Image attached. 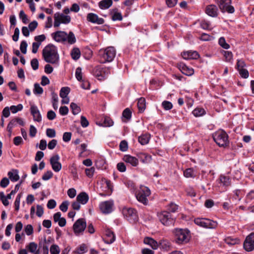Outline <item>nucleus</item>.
I'll list each match as a JSON object with an SVG mask.
<instances>
[{"mask_svg": "<svg viewBox=\"0 0 254 254\" xmlns=\"http://www.w3.org/2000/svg\"><path fill=\"white\" fill-rule=\"evenodd\" d=\"M42 56L46 62L52 64H57L59 60L57 48L53 44H48L44 48Z\"/></svg>", "mask_w": 254, "mask_h": 254, "instance_id": "obj_1", "label": "nucleus"}, {"mask_svg": "<svg viewBox=\"0 0 254 254\" xmlns=\"http://www.w3.org/2000/svg\"><path fill=\"white\" fill-rule=\"evenodd\" d=\"M116 54L115 49L113 47H108L99 51L98 56L101 63L104 64L112 62Z\"/></svg>", "mask_w": 254, "mask_h": 254, "instance_id": "obj_2", "label": "nucleus"}, {"mask_svg": "<svg viewBox=\"0 0 254 254\" xmlns=\"http://www.w3.org/2000/svg\"><path fill=\"white\" fill-rule=\"evenodd\" d=\"M189 232L187 229H175L173 233L175 235V241L178 244L187 243L189 241Z\"/></svg>", "mask_w": 254, "mask_h": 254, "instance_id": "obj_3", "label": "nucleus"}, {"mask_svg": "<svg viewBox=\"0 0 254 254\" xmlns=\"http://www.w3.org/2000/svg\"><path fill=\"white\" fill-rule=\"evenodd\" d=\"M213 138L219 146H227L229 144L228 135L223 130L216 131L213 134Z\"/></svg>", "mask_w": 254, "mask_h": 254, "instance_id": "obj_4", "label": "nucleus"}, {"mask_svg": "<svg viewBox=\"0 0 254 254\" xmlns=\"http://www.w3.org/2000/svg\"><path fill=\"white\" fill-rule=\"evenodd\" d=\"M194 222L197 225L205 228L213 229L216 228L217 225L216 222L203 218H195Z\"/></svg>", "mask_w": 254, "mask_h": 254, "instance_id": "obj_5", "label": "nucleus"}, {"mask_svg": "<svg viewBox=\"0 0 254 254\" xmlns=\"http://www.w3.org/2000/svg\"><path fill=\"white\" fill-rule=\"evenodd\" d=\"M71 21V17L69 15H65L63 13L57 12L54 14V23L55 27H58L61 23L68 24Z\"/></svg>", "mask_w": 254, "mask_h": 254, "instance_id": "obj_6", "label": "nucleus"}, {"mask_svg": "<svg viewBox=\"0 0 254 254\" xmlns=\"http://www.w3.org/2000/svg\"><path fill=\"white\" fill-rule=\"evenodd\" d=\"M217 3L223 13H233L235 11L234 7L231 5V0H217Z\"/></svg>", "mask_w": 254, "mask_h": 254, "instance_id": "obj_7", "label": "nucleus"}, {"mask_svg": "<svg viewBox=\"0 0 254 254\" xmlns=\"http://www.w3.org/2000/svg\"><path fill=\"white\" fill-rule=\"evenodd\" d=\"M160 221L164 225L170 226L174 223L175 220L171 214L167 211H162L158 214Z\"/></svg>", "mask_w": 254, "mask_h": 254, "instance_id": "obj_8", "label": "nucleus"}, {"mask_svg": "<svg viewBox=\"0 0 254 254\" xmlns=\"http://www.w3.org/2000/svg\"><path fill=\"white\" fill-rule=\"evenodd\" d=\"M150 190L148 188L143 187L141 188L136 194V197L138 201L142 203L144 205H147L148 202V199L147 197L150 194Z\"/></svg>", "mask_w": 254, "mask_h": 254, "instance_id": "obj_9", "label": "nucleus"}, {"mask_svg": "<svg viewBox=\"0 0 254 254\" xmlns=\"http://www.w3.org/2000/svg\"><path fill=\"white\" fill-rule=\"evenodd\" d=\"M86 227V222L84 218L77 220L73 225L74 233L77 235L83 233Z\"/></svg>", "mask_w": 254, "mask_h": 254, "instance_id": "obj_10", "label": "nucleus"}, {"mask_svg": "<svg viewBox=\"0 0 254 254\" xmlns=\"http://www.w3.org/2000/svg\"><path fill=\"white\" fill-rule=\"evenodd\" d=\"M124 215L131 222H135L138 220L136 211L132 208H125L123 210Z\"/></svg>", "mask_w": 254, "mask_h": 254, "instance_id": "obj_11", "label": "nucleus"}, {"mask_svg": "<svg viewBox=\"0 0 254 254\" xmlns=\"http://www.w3.org/2000/svg\"><path fill=\"white\" fill-rule=\"evenodd\" d=\"M243 247L247 252H251L254 250V233H252L246 237Z\"/></svg>", "mask_w": 254, "mask_h": 254, "instance_id": "obj_12", "label": "nucleus"}, {"mask_svg": "<svg viewBox=\"0 0 254 254\" xmlns=\"http://www.w3.org/2000/svg\"><path fill=\"white\" fill-rule=\"evenodd\" d=\"M113 205L112 200L105 201L100 203V208L102 213L108 214L112 211Z\"/></svg>", "mask_w": 254, "mask_h": 254, "instance_id": "obj_13", "label": "nucleus"}, {"mask_svg": "<svg viewBox=\"0 0 254 254\" xmlns=\"http://www.w3.org/2000/svg\"><path fill=\"white\" fill-rule=\"evenodd\" d=\"M60 157L58 155L52 156L50 158V164L52 169L56 172H59L62 169V165L59 162Z\"/></svg>", "mask_w": 254, "mask_h": 254, "instance_id": "obj_14", "label": "nucleus"}, {"mask_svg": "<svg viewBox=\"0 0 254 254\" xmlns=\"http://www.w3.org/2000/svg\"><path fill=\"white\" fill-rule=\"evenodd\" d=\"M87 20L93 23L103 24L105 20L103 18L99 17L98 16L93 13H89L87 15Z\"/></svg>", "mask_w": 254, "mask_h": 254, "instance_id": "obj_15", "label": "nucleus"}, {"mask_svg": "<svg viewBox=\"0 0 254 254\" xmlns=\"http://www.w3.org/2000/svg\"><path fill=\"white\" fill-rule=\"evenodd\" d=\"M116 239L115 235L113 231L109 229H107L105 232V236L103 238L105 243L111 244L113 243Z\"/></svg>", "mask_w": 254, "mask_h": 254, "instance_id": "obj_16", "label": "nucleus"}, {"mask_svg": "<svg viewBox=\"0 0 254 254\" xmlns=\"http://www.w3.org/2000/svg\"><path fill=\"white\" fill-rule=\"evenodd\" d=\"M53 38L58 42H65V38L67 37V33L63 31H58L52 34Z\"/></svg>", "mask_w": 254, "mask_h": 254, "instance_id": "obj_17", "label": "nucleus"}, {"mask_svg": "<svg viewBox=\"0 0 254 254\" xmlns=\"http://www.w3.org/2000/svg\"><path fill=\"white\" fill-rule=\"evenodd\" d=\"M30 112L33 117L34 121L40 122L42 120V117L37 107L32 105L30 107Z\"/></svg>", "mask_w": 254, "mask_h": 254, "instance_id": "obj_18", "label": "nucleus"}, {"mask_svg": "<svg viewBox=\"0 0 254 254\" xmlns=\"http://www.w3.org/2000/svg\"><path fill=\"white\" fill-rule=\"evenodd\" d=\"M105 69L97 66L94 69V75L98 80L102 81L105 78Z\"/></svg>", "mask_w": 254, "mask_h": 254, "instance_id": "obj_19", "label": "nucleus"}, {"mask_svg": "<svg viewBox=\"0 0 254 254\" xmlns=\"http://www.w3.org/2000/svg\"><path fill=\"white\" fill-rule=\"evenodd\" d=\"M182 56L186 60L197 59L199 57V55L196 51H191L184 52L182 53Z\"/></svg>", "mask_w": 254, "mask_h": 254, "instance_id": "obj_20", "label": "nucleus"}, {"mask_svg": "<svg viewBox=\"0 0 254 254\" xmlns=\"http://www.w3.org/2000/svg\"><path fill=\"white\" fill-rule=\"evenodd\" d=\"M205 12L209 16L216 17L218 15V8L214 4H210L206 6Z\"/></svg>", "mask_w": 254, "mask_h": 254, "instance_id": "obj_21", "label": "nucleus"}, {"mask_svg": "<svg viewBox=\"0 0 254 254\" xmlns=\"http://www.w3.org/2000/svg\"><path fill=\"white\" fill-rule=\"evenodd\" d=\"M123 160L133 167H136L138 164V159L130 155H125L123 157Z\"/></svg>", "mask_w": 254, "mask_h": 254, "instance_id": "obj_22", "label": "nucleus"}, {"mask_svg": "<svg viewBox=\"0 0 254 254\" xmlns=\"http://www.w3.org/2000/svg\"><path fill=\"white\" fill-rule=\"evenodd\" d=\"M61 213L58 212L56 213L54 216L53 218L55 222H58V224L60 227H64L66 225V219L64 217H61Z\"/></svg>", "mask_w": 254, "mask_h": 254, "instance_id": "obj_23", "label": "nucleus"}, {"mask_svg": "<svg viewBox=\"0 0 254 254\" xmlns=\"http://www.w3.org/2000/svg\"><path fill=\"white\" fill-rule=\"evenodd\" d=\"M137 156L140 161L144 164L149 163L152 160L151 156L145 153H138Z\"/></svg>", "mask_w": 254, "mask_h": 254, "instance_id": "obj_24", "label": "nucleus"}, {"mask_svg": "<svg viewBox=\"0 0 254 254\" xmlns=\"http://www.w3.org/2000/svg\"><path fill=\"white\" fill-rule=\"evenodd\" d=\"M89 200L88 194L85 192L79 193L76 197V200L82 204H85Z\"/></svg>", "mask_w": 254, "mask_h": 254, "instance_id": "obj_25", "label": "nucleus"}, {"mask_svg": "<svg viewBox=\"0 0 254 254\" xmlns=\"http://www.w3.org/2000/svg\"><path fill=\"white\" fill-rule=\"evenodd\" d=\"M145 244L149 245L153 249L156 250L159 247V244L157 241L152 238L146 237L144 240Z\"/></svg>", "mask_w": 254, "mask_h": 254, "instance_id": "obj_26", "label": "nucleus"}, {"mask_svg": "<svg viewBox=\"0 0 254 254\" xmlns=\"http://www.w3.org/2000/svg\"><path fill=\"white\" fill-rule=\"evenodd\" d=\"M180 68L182 72L186 75H191L193 73V69L192 68H189L184 64H180Z\"/></svg>", "mask_w": 254, "mask_h": 254, "instance_id": "obj_27", "label": "nucleus"}, {"mask_svg": "<svg viewBox=\"0 0 254 254\" xmlns=\"http://www.w3.org/2000/svg\"><path fill=\"white\" fill-rule=\"evenodd\" d=\"M113 4L112 0H102L98 3L99 7L102 9L109 8Z\"/></svg>", "mask_w": 254, "mask_h": 254, "instance_id": "obj_28", "label": "nucleus"}, {"mask_svg": "<svg viewBox=\"0 0 254 254\" xmlns=\"http://www.w3.org/2000/svg\"><path fill=\"white\" fill-rule=\"evenodd\" d=\"M159 247L165 251H169L171 248V243L167 240H162L159 241Z\"/></svg>", "mask_w": 254, "mask_h": 254, "instance_id": "obj_29", "label": "nucleus"}, {"mask_svg": "<svg viewBox=\"0 0 254 254\" xmlns=\"http://www.w3.org/2000/svg\"><path fill=\"white\" fill-rule=\"evenodd\" d=\"M7 175L12 182H15L19 179V176L17 170H12L11 171H9Z\"/></svg>", "mask_w": 254, "mask_h": 254, "instance_id": "obj_30", "label": "nucleus"}, {"mask_svg": "<svg viewBox=\"0 0 254 254\" xmlns=\"http://www.w3.org/2000/svg\"><path fill=\"white\" fill-rule=\"evenodd\" d=\"M37 245L34 242L30 243L28 246V249L29 252L31 253H33L34 254H40V251L39 249H37Z\"/></svg>", "mask_w": 254, "mask_h": 254, "instance_id": "obj_31", "label": "nucleus"}, {"mask_svg": "<svg viewBox=\"0 0 254 254\" xmlns=\"http://www.w3.org/2000/svg\"><path fill=\"white\" fill-rule=\"evenodd\" d=\"M150 136L149 134H144L138 137V141L141 145L147 144L149 141Z\"/></svg>", "mask_w": 254, "mask_h": 254, "instance_id": "obj_32", "label": "nucleus"}, {"mask_svg": "<svg viewBox=\"0 0 254 254\" xmlns=\"http://www.w3.org/2000/svg\"><path fill=\"white\" fill-rule=\"evenodd\" d=\"M76 41L75 35L72 31H70L68 34H67L65 41H67L69 44H73L76 42Z\"/></svg>", "mask_w": 254, "mask_h": 254, "instance_id": "obj_33", "label": "nucleus"}, {"mask_svg": "<svg viewBox=\"0 0 254 254\" xmlns=\"http://www.w3.org/2000/svg\"><path fill=\"white\" fill-rule=\"evenodd\" d=\"M137 107L140 112L144 111L146 107L145 99L144 98L141 97L138 100Z\"/></svg>", "mask_w": 254, "mask_h": 254, "instance_id": "obj_34", "label": "nucleus"}, {"mask_svg": "<svg viewBox=\"0 0 254 254\" xmlns=\"http://www.w3.org/2000/svg\"><path fill=\"white\" fill-rule=\"evenodd\" d=\"M71 56L74 60H77L79 59L80 57V51L78 48H74L71 52Z\"/></svg>", "mask_w": 254, "mask_h": 254, "instance_id": "obj_35", "label": "nucleus"}, {"mask_svg": "<svg viewBox=\"0 0 254 254\" xmlns=\"http://www.w3.org/2000/svg\"><path fill=\"white\" fill-rule=\"evenodd\" d=\"M219 179L223 186L228 187L230 185V179L229 177L221 175L219 177Z\"/></svg>", "mask_w": 254, "mask_h": 254, "instance_id": "obj_36", "label": "nucleus"}, {"mask_svg": "<svg viewBox=\"0 0 254 254\" xmlns=\"http://www.w3.org/2000/svg\"><path fill=\"white\" fill-rule=\"evenodd\" d=\"M225 242L229 245H234L240 243V240L237 238H233L228 237L225 239Z\"/></svg>", "mask_w": 254, "mask_h": 254, "instance_id": "obj_37", "label": "nucleus"}, {"mask_svg": "<svg viewBox=\"0 0 254 254\" xmlns=\"http://www.w3.org/2000/svg\"><path fill=\"white\" fill-rule=\"evenodd\" d=\"M69 92L70 88L68 87H62L60 90V96L63 99H64L67 97Z\"/></svg>", "mask_w": 254, "mask_h": 254, "instance_id": "obj_38", "label": "nucleus"}, {"mask_svg": "<svg viewBox=\"0 0 254 254\" xmlns=\"http://www.w3.org/2000/svg\"><path fill=\"white\" fill-rule=\"evenodd\" d=\"M87 251L86 245L85 244H82L76 249L75 252L78 254H83Z\"/></svg>", "mask_w": 254, "mask_h": 254, "instance_id": "obj_39", "label": "nucleus"}, {"mask_svg": "<svg viewBox=\"0 0 254 254\" xmlns=\"http://www.w3.org/2000/svg\"><path fill=\"white\" fill-rule=\"evenodd\" d=\"M195 117H200L205 114V110L202 108H196L192 112Z\"/></svg>", "mask_w": 254, "mask_h": 254, "instance_id": "obj_40", "label": "nucleus"}, {"mask_svg": "<svg viewBox=\"0 0 254 254\" xmlns=\"http://www.w3.org/2000/svg\"><path fill=\"white\" fill-rule=\"evenodd\" d=\"M70 107L72 114L74 115L78 114L81 111L80 108L73 102L71 103Z\"/></svg>", "mask_w": 254, "mask_h": 254, "instance_id": "obj_41", "label": "nucleus"}, {"mask_svg": "<svg viewBox=\"0 0 254 254\" xmlns=\"http://www.w3.org/2000/svg\"><path fill=\"white\" fill-rule=\"evenodd\" d=\"M122 117L127 120H130L131 117V112L130 110L128 108L125 109L122 113Z\"/></svg>", "mask_w": 254, "mask_h": 254, "instance_id": "obj_42", "label": "nucleus"}, {"mask_svg": "<svg viewBox=\"0 0 254 254\" xmlns=\"http://www.w3.org/2000/svg\"><path fill=\"white\" fill-rule=\"evenodd\" d=\"M222 53L225 57V61L227 62H230L232 60L233 54L231 52L223 51Z\"/></svg>", "mask_w": 254, "mask_h": 254, "instance_id": "obj_43", "label": "nucleus"}, {"mask_svg": "<svg viewBox=\"0 0 254 254\" xmlns=\"http://www.w3.org/2000/svg\"><path fill=\"white\" fill-rule=\"evenodd\" d=\"M34 86L33 92L35 94H42L43 93V89L40 86L39 84L36 83L34 84Z\"/></svg>", "mask_w": 254, "mask_h": 254, "instance_id": "obj_44", "label": "nucleus"}, {"mask_svg": "<svg viewBox=\"0 0 254 254\" xmlns=\"http://www.w3.org/2000/svg\"><path fill=\"white\" fill-rule=\"evenodd\" d=\"M113 120L109 117H105L103 121V126L105 127H110L113 125Z\"/></svg>", "mask_w": 254, "mask_h": 254, "instance_id": "obj_45", "label": "nucleus"}, {"mask_svg": "<svg viewBox=\"0 0 254 254\" xmlns=\"http://www.w3.org/2000/svg\"><path fill=\"white\" fill-rule=\"evenodd\" d=\"M22 109L23 106L21 104H19L17 106L12 105L10 107V110H11V112L13 114H15L18 111H21Z\"/></svg>", "mask_w": 254, "mask_h": 254, "instance_id": "obj_46", "label": "nucleus"}, {"mask_svg": "<svg viewBox=\"0 0 254 254\" xmlns=\"http://www.w3.org/2000/svg\"><path fill=\"white\" fill-rule=\"evenodd\" d=\"M22 183V181L21 180L20 183L17 184L15 185V188L14 190H11L10 193L7 195V198L9 199L11 198V195L14 194L19 189L20 186Z\"/></svg>", "mask_w": 254, "mask_h": 254, "instance_id": "obj_47", "label": "nucleus"}, {"mask_svg": "<svg viewBox=\"0 0 254 254\" xmlns=\"http://www.w3.org/2000/svg\"><path fill=\"white\" fill-rule=\"evenodd\" d=\"M219 44L224 49H228L230 46L226 42L225 39L224 37H221L219 39Z\"/></svg>", "mask_w": 254, "mask_h": 254, "instance_id": "obj_48", "label": "nucleus"}, {"mask_svg": "<svg viewBox=\"0 0 254 254\" xmlns=\"http://www.w3.org/2000/svg\"><path fill=\"white\" fill-rule=\"evenodd\" d=\"M162 106L165 110H169L173 108L172 103L168 101H164L162 103Z\"/></svg>", "mask_w": 254, "mask_h": 254, "instance_id": "obj_49", "label": "nucleus"}, {"mask_svg": "<svg viewBox=\"0 0 254 254\" xmlns=\"http://www.w3.org/2000/svg\"><path fill=\"white\" fill-rule=\"evenodd\" d=\"M128 149V144L127 141L122 140L120 143V149L123 152L126 151Z\"/></svg>", "mask_w": 254, "mask_h": 254, "instance_id": "obj_50", "label": "nucleus"}, {"mask_svg": "<svg viewBox=\"0 0 254 254\" xmlns=\"http://www.w3.org/2000/svg\"><path fill=\"white\" fill-rule=\"evenodd\" d=\"M60 249L59 247L56 245H53L50 248V253L51 254H59Z\"/></svg>", "mask_w": 254, "mask_h": 254, "instance_id": "obj_51", "label": "nucleus"}, {"mask_svg": "<svg viewBox=\"0 0 254 254\" xmlns=\"http://www.w3.org/2000/svg\"><path fill=\"white\" fill-rule=\"evenodd\" d=\"M178 209V206L173 202H171L168 206L167 209L171 212H175Z\"/></svg>", "mask_w": 254, "mask_h": 254, "instance_id": "obj_52", "label": "nucleus"}, {"mask_svg": "<svg viewBox=\"0 0 254 254\" xmlns=\"http://www.w3.org/2000/svg\"><path fill=\"white\" fill-rule=\"evenodd\" d=\"M68 205L69 202L68 201H63L60 206V210L64 212H66L67 210Z\"/></svg>", "mask_w": 254, "mask_h": 254, "instance_id": "obj_53", "label": "nucleus"}, {"mask_svg": "<svg viewBox=\"0 0 254 254\" xmlns=\"http://www.w3.org/2000/svg\"><path fill=\"white\" fill-rule=\"evenodd\" d=\"M75 77L79 81H81L82 80V74L81 67H78L76 68L75 71Z\"/></svg>", "mask_w": 254, "mask_h": 254, "instance_id": "obj_54", "label": "nucleus"}, {"mask_svg": "<svg viewBox=\"0 0 254 254\" xmlns=\"http://www.w3.org/2000/svg\"><path fill=\"white\" fill-rule=\"evenodd\" d=\"M53 176L51 171H47L42 176V179L44 181H47L50 179Z\"/></svg>", "mask_w": 254, "mask_h": 254, "instance_id": "obj_55", "label": "nucleus"}, {"mask_svg": "<svg viewBox=\"0 0 254 254\" xmlns=\"http://www.w3.org/2000/svg\"><path fill=\"white\" fill-rule=\"evenodd\" d=\"M27 47V42L25 41H22L20 44V49L21 52L23 54H25L26 53Z\"/></svg>", "mask_w": 254, "mask_h": 254, "instance_id": "obj_56", "label": "nucleus"}, {"mask_svg": "<svg viewBox=\"0 0 254 254\" xmlns=\"http://www.w3.org/2000/svg\"><path fill=\"white\" fill-rule=\"evenodd\" d=\"M31 65L33 70H36L38 69L39 62L37 59H33L31 61Z\"/></svg>", "mask_w": 254, "mask_h": 254, "instance_id": "obj_57", "label": "nucleus"}, {"mask_svg": "<svg viewBox=\"0 0 254 254\" xmlns=\"http://www.w3.org/2000/svg\"><path fill=\"white\" fill-rule=\"evenodd\" d=\"M46 39V36L44 34L36 36L34 37V40L36 41L35 43H39L41 44V43L45 41Z\"/></svg>", "mask_w": 254, "mask_h": 254, "instance_id": "obj_58", "label": "nucleus"}, {"mask_svg": "<svg viewBox=\"0 0 254 254\" xmlns=\"http://www.w3.org/2000/svg\"><path fill=\"white\" fill-rule=\"evenodd\" d=\"M112 19L113 21L119 20L121 21L123 19V16L120 12H116L113 15Z\"/></svg>", "mask_w": 254, "mask_h": 254, "instance_id": "obj_59", "label": "nucleus"}, {"mask_svg": "<svg viewBox=\"0 0 254 254\" xmlns=\"http://www.w3.org/2000/svg\"><path fill=\"white\" fill-rule=\"evenodd\" d=\"M16 125V123L15 120V118L12 119L9 123H8L7 127V130L8 132H11V129H12V128L15 126Z\"/></svg>", "mask_w": 254, "mask_h": 254, "instance_id": "obj_60", "label": "nucleus"}, {"mask_svg": "<svg viewBox=\"0 0 254 254\" xmlns=\"http://www.w3.org/2000/svg\"><path fill=\"white\" fill-rule=\"evenodd\" d=\"M19 17L22 20L23 23L26 24L28 20L26 14L24 13L23 10H21L19 12Z\"/></svg>", "mask_w": 254, "mask_h": 254, "instance_id": "obj_61", "label": "nucleus"}, {"mask_svg": "<svg viewBox=\"0 0 254 254\" xmlns=\"http://www.w3.org/2000/svg\"><path fill=\"white\" fill-rule=\"evenodd\" d=\"M25 232L28 236H30L33 233V228L31 225L28 224L25 227Z\"/></svg>", "mask_w": 254, "mask_h": 254, "instance_id": "obj_62", "label": "nucleus"}, {"mask_svg": "<svg viewBox=\"0 0 254 254\" xmlns=\"http://www.w3.org/2000/svg\"><path fill=\"white\" fill-rule=\"evenodd\" d=\"M46 135L50 138L54 137L56 136V131L54 129L48 128L46 130Z\"/></svg>", "mask_w": 254, "mask_h": 254, "instance_id": "obj_63", "label": "nucleus"}, {"mask_svg": "<svg viewBox=\"0 0 254 254\" xmlns=\"http://www.w3.org/2000/svg\"><path fill=\"white\" fill-rule=\"evenodd\" d=\"M9 179L6 177L3 178L0 182V186L1 188H6L9 184Z\"/></svg>", "mask_w": 254, "mask_h": 254, "instance_id": "obj_64", "label": "nucleus"}]
</instances>
